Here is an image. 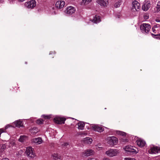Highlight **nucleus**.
<instances>
[{"label":"nucleus","instance_id":"f257e3e1","mask_svg":"<svg viewBox=\"0 0 160 160\" xmlns=\"http://www.w3.org/2000/svg\"><path fill=\"white\" fill-rule=\"evenodd\" d=\"M140 28L143 33H148L151 28V26L148 24L143 23L140 26Z\"/></svg>","mask_w":160,"mask_h":160},{"label":"nucleus","instance_id":"f03ea898","mask_svg":"<svg viewBox=\"0 0 160 160\" xmlns=\"http://www.w3.org/2000/svg\"><path fill=\"white\" fill-rule=\"evenodd\" d=\"M108 143L112 146L116 145L118 142V139L114 137H108Z\"/></svg>","mask_w":160,"mask_h":160},{"label":"nucleus","instance_id":"7ed1b4c3","mask_svg":"<svg viewBox=\"0 0 160 160\" xmlns=\"http://www.w3.org/2000/svg\"><path fill=\"white\" fill-rule=\"evenodd\" d=\"M124 149L126 151L130 152L132 154H136L138 152L136 150V149H137L136 148H134L132 146H127Z\"/></svg>","mask_w":160,"mask_h":160},{"label":"nucleus","instance_id":"20e7f679","mask_svg":"<svg viewBox=\"0 0 160 160\" xmlns=\"http://www.w3.org/2000/svg\"><path fill=\"white\" fill-rule=\"evenodd\" d=\"M25 5L27 8L32 9L36 6V2L34 0H31L29 2H26Z\"/></svg>","mask_w":160,"mask_h":160},{"label":"nucleus","instance_id":"39448f33","mask_svg":"<svg viewBox=\"0 0 160 160\" xmlns=\"http://www.w3.org/2000/svg\"><path fill=\"white\" fill-rule=\"evenodd\" d=\"M118 153V151L117 150L110 149L106 152V154L110 157H113Z\"/></svg>","mask_w":160,"mask_h":160},{"label":"nucleus","instance_id":"423d86ee","mask_svg":"<svg viewBox=\"0 0 160 160\" xmlns=\"http://www.w3.org/2000/svg\"><path fill=\"white\" fill-rule=\"evenodd\" d=\"M32 148L31 147H29L26 149L25 153L26 155L31 158H33L35 157V154L32 152Z\"/></svg>","mask_w":160,"mask_h":160},{"label":"nucleus","instance_id":"0eeeda50","mask_svg":"<svg viewBox=\"0 0 160 160\" xmlns=\"http://www.w3.org/2000/svg\"><path fill=\"white\" fill-rule=\"evenodd\" d=\"M75 11V9L74 7L70 6L67 8L65 11V12L67 14L71 15L74 13Z\"/></svg>","mask_w":160,"mask_h":160},{"label":"nucleus","instance_id":"6e6552de","mask_svg":"<svg viewBox=\"0 0 160 160\" xmlns=\"http://www.w3.org/2000/svg\"><path fill=\"white\" fill-rule=\"evenodd\" d=\"M65 120V118H58L54 119V121L56 123L59 124L64 123Z\"/></svg>","mask_w":160,"mask_h":160},{"label":"nucleus","instance_id":"1a4fd4ad","mask_svg":"<svg viewBox=\"0 0 160 160\" xmlns=\"http://www.w3.org/2000/svg\"><path fill=\"white\" fill-rule=\"evenodd\" d=\"M94 152L92 149H88L83 152V153L84 156H89L94 154Z\"/></svg>","mask_w":160,"mask_h":160},{"label":"nucleus","instance_id":"9d476101","mask_svg":"<svg viewBox=\"0 0 160 160\" xmlns=\"http://www.w3.org/2000/svg\"><path fill=\"white\" fill-rule=\"evenodd\" d=\"M140 4L138 2L136 1H135L132 2V9L134 8L136 11L138 9H139L140 8Z\"/></svg>","mask_w":160,"mask_h":160},{"label":"nucleus","instance_id":"9b49d317","mask_svg":"<svg viewBox=\"0 0 160 160\" xmlns=\"http://www.w3.org/2000/svg\"><path fill=\"white\" fill-rule=\"evenodd\" d=\"M65 2L63 1H58L56 3V7L58 8H61L65 5Z\"/></svg>","mask_w":160,"mask_h":160},{"label":"nucleus","instance_id":"f8f14e48","mask_svg":"<svg viewBox=\"0 0 160 160\" xmlns=\"http://www.w3.org/2000/svg\"><path fill=\"white\" fill-rule=\"evenodd\" d=\"M92 128L94 131L100 132L104 130V128L98 125H94L92 127Z\"/></svg>","mask_w":160,"mask_h":160},{"label":"nucleus","instance_id":"ddd939ff","mask_svg":"<svg viewBox=\"0 0 160 160\" xmlns=\"http://www.w3.org/2000/svg\"><path fill=\"white\" fill-rule=\"evenodd\" d=\"M97 2L101 6L104 7L106 6L108 3V0H98Z\"/></svg>","mask_w":160,"mask_h":160},{"label":"nucleus","instance_id":"4468645a","mask_svg":"<svg viewBox=\"0 0 160 160\" xmlns=\"http://www.w3.org/2000/svg\"><path fill=\"white\" fill-rule=\"evenodd\" d=\"M136 142L137 145L141 147H143L146 144L145 142L144 141L140 139L137 140Z\"/></svg>","mask_w":160,"mask_h":160},{"label":"nucleus","instance_id":"2eb2a0df","mask_svg":"<svg viewBox=\"0 0 160 160\" xmlns=\"http://www.w3.org/2000/svg\"><path fill=\"white\" fill-rule=\"evenodd\" d=\"M151 5L149 2H146L142 6V9L144 11H147L150 7Z\"/></svg>","mask_w":160,"mask_h":160},{"label":"nucleus","instance_id":"dca6fc26","mask_svg":"<svg viewBox=\"0 0 160 160\" xmlns=\"http://www.w3.org/2000/svg\"><path fill=\"white\" fill-rule=\"evenodd\" d=\"M83 142L85 144H90L92 142V139L89 137H87L83 139Z\"/></svg>","mask_w":160,"mask_h":160},{"label":"nucleus","instance_id":"f3484780","mask_svg":"<svg viewBox=\"0 0 160 160\" xmlns=\"http://www.w3.org/2000/svg\"><path fill=\"white\" fill-rule=\"evenodd\" d=\"M101 21L100 17L96 15H95L92 20V22L96 23L99 22Z\"/></svg>","mask_w":160,"mask_h":160},{"label":"nucleus","instance_id":"a211bd4d","mask_svg":"<svg viewBox=\"0 0 160 160\" xmlns=\"http://www.w3.org/2000/svg\"><path fill=\"white\" fill-rule=\"evenodd\" d=\"M27 139V136L25 135L21 136L18 140L21 142H23Z\"/></svg>","mask_w":160,"mask_h":160},{"label":"nucleus","instance_id":"6ab92c4d","mask_svg":"<svg viewBox=\"0 0 160 160\" xmlns=\"http://www.w3.org/2000/svg\"><path fill=\"white\" fill-rule=\"evenodd\" d=\"M42 141V138H36L33 140V142L37 144H40Z\"/></svg>","mask_w":160,"mask_h":160},{"label":"nucleus","instance_id":"aec40b11","mask_svg":"<svg viewBox=\"0 0 160 160\" xmlns=\"http://www.w3.org/2000/svg\"><path fill=\"white\" fill-rule=\"evenodd\" d=\"M78 128L80 129H83L84 127L85 124L83 122H81L78 123Z\"/></svg>","mask_w":160,"mask_h":160},{"label":"nucleus","instance_id":"412c9836","mask_svg":"<svg viewBox=\"0 0 160 160\" xmlns=\"http://www.w3.org/2000/svg\"><path fill=\"white\" fill-rule=\"evenodd\" d=\"M14 124L16 127H20L22 126V122L20 120L14 122Z\"/></svg>","mask_w":160,"mask_h":160},{"label":"nucleus","instance_id":"4be33fe9","mask_svg":"<svg viewBox=\"0 0 160 160\" xmlns=\"http://www.w3.org/2000/svg\"><path fill=\"white\" fill-rule=\"evenodd\" d=\"M52 157L53 159L57 160L58 159H60V156L58 154L54 153L52 155Z\"/></svg>","mask_w":160,"mask_h":160},{"label":"nucleus","instance_id":"5701e85b","mask_svg":"<svg viewBox=\"0 0 160 160\" xmlns=\"http://www.w3.org/2000/svg\"><path fill=\"white\" fill-rule=\"evenodd\" d=\"M151 151L152 152L155 153L156 152H158L160 151V149H158V147H154L152 148Z\"/></svg>","mask_w":160,"mask_h":160},{"label":"nucleus","instance_id":"b1692460","mask_svg":"<svg viewBox=\"0 0 160 160\" xmlns=\"http://www.w3.org/2000/svg\"><path fill=\"white\" fill-rule=\"evenodd\" d=\"M151 35L153 37L155 38L160 39V33L159 34H154L152 33Z\"/></svg>","mask_w":160,"mask_h":160},{"label":"nucleus","instance_id":"393cba45","mask_svg":"<svg viewBox=\"0 0 160 160\" xmlns=\"http://www.w3.org/2000/svg\"><path fill=\"white\" fill-rule=\"evenodd\" d=\"M92 0H82V4H83L87 5Z\"/></svg>","mask_w":160,"mask_h":160},{"label":"nucleus","instance_id":"a878e982","mask_svg":"<svg viewBox=\"0 0 160 160\" xmlns=\"http://www.w3.org/2000/svg\"><path fill=\"white\" fill-rule=\"evenodd\" d=\"M117 134L118 135H120L123 136H125L126 135V133L120 131H117Z\"/></svg>","mask_w":160,"mask_h":160},{"label":"nucleus","instance_id":"bb28decb","mask_svg":"<svg viewBox=\"0 0 160 160\" xmlns=\"http://www.w3.org/2000/svg\"><path fill=\"white\" fill-rule=\"evenodd\" d=\"M32 133L33 134H35L38 132V129L36 127H34L32 130Z\"/></svg>","mask_w":160,"mask_h":160},{"label":"nucleus","instance_id":"cd10ccee","mask_svg":"<svg viewBox=\"0 0 160 160\" xmlns=\"http://www.w3.org/2000/svg\"><path fill=\"white\" fill-rule=\"evenodd\" d=\"M157 12H159L160 11V1H159L158 2L156 7Z\"/></svg>","mask_w":160,"mask_h":160},{"label":"nucleus","instance_id":"c85d7f7f","mask_svg":"<svg viewBox=\"0 0 160 160\" xmlns=\"http://www.w3.org/2000/svg\"><path fill=\"white\" fill-rule=\"evenodd\" d=\"M6 146L5 145H2L0 149V152H2L4 151V150L6 148Z\"/></svg>","mask_w":160,"mask_h":160},{"label":"nucleus","instance_id":"c756f323","mask_svg":"<svg viewBox=\"0 0 160 160\" xmlns=\"http://www.w3.org/2000/svg\"><path fill=\"white\" fill-rule=\"evenodd\" d=\"M43 121L42 119H38L37 120L36 123L38 124H42L43 123Z\"/></svg>","mask_w":160,"mask_h":160},{"label":"nucleus","instance_id":"7c9ffc66","mask_svg":"<svg viewBox=\"0 0 160 160\" xmlns=\"http://www.w3.org/2000/svg\"><path fill=\"white\" fill-rule=\"evenodd\" d=\"M120 5V2H117L114 4V7L116 8H117L119 7Z\"/></svg>","mask_w":160,"mask_h":160},{"label":"nucleus","instance_id":"2f4dec72","mask_svg":"<svg viewBox=\"0 0 160 160\" xmlns=\"http://www.w3.org/2000/svg\"><path fill=\"white\" fill-rule=\"evenodd\" d=\"M121 141L122 142H127L128 141V139H125L124 138H123L121 139Z\"/></svg>","mask_w":160,"mask_h":160},{"label":"nucleus","instance_id":"473e14b6","mask_svg":"<svg viewBox=\"0 0 160 160\" xmlns=\"http://www.w3.org/2000/svg\"><path fill=\"white\" fill-rule=\"evenodd\" d=\"M62 146L63 148H64V147L67 146H69V145H68V143L66 142L64 143L63 144H62Z\"/></svg>","mask_w":160,"mask_h":160},{"label":"nucleus","instance_id":"72a5a7b5","mask_svg":"<svg viewBox=\"0 0 160 160\" xmlns=\"http://www.w3.org/2000/svg\"><path fill=\"white\" fill-rule=\"evenodd\" d=\"M87 134V133L85 132H80L79 133V135H86Z\"/></svg>","mask_w":160,"mask_h":160},{"label":"nucleus","instance_id":"f704fd0d","mask_svg":"<svg viewBox=\"0 0 160 160\" xmlns=\"http://www.w3.org/2000/svg\"><path fill=\"white\" fill-rule=\"evenodd\" d=\"M143 17L144 19L146 20L148 19L149 18L148 16L146 14L144 15Z\"/></svg>","mask_w":160,"mask_h":160},{"label":"nucleus","instance_id":"c9c22d12","mask_svg":"<svg viewBox=\"0 0 160 160\" xmlns=\"http://www.w3.org/2000/svg\"><path fill=\"white\" fill-rule=\"evenodd\" d=\"M125 160H136L134 158H125Z\"/></svg>","mask_w":160,"mask_h":160},{"label":"nucleus","instance_id":"e433bc0d","mask_svg":"<svg viewBox=\"0 0 160 160\" xmlns=\"http://www.w3.org/2000/svg\"><path fill=\"white\" fill-rule=\"evenodd\" d=\"M87 160H98V159L95 158H89Z\"/></svg>","mask_w":160,"mask_h":160},{"label":"nucleus","instance_id":"4c0bfd02","mask_svg":"<svg viewBox=\"0 0 160 160\" xmlns=\"http://www.w3.org/2000/svg\"><path fill=\"white\" fill-rule=\"evenodd\" d=\"M152 29L153 32H154L155 33H156V32H155V31H156L155 28H154L153 27L152 28Z\"/></svg>","mask_w":160,"mask_h":160},{"label":"nucleus","instance_id":"58836bf2","mask_svg":"<svg viewBox=\"0 0 160 160\" xmlns=\"http://www.w3.org/2000/svg\"><path fill=\"white\" fill-rule=\"evenodd\" d=\"M1 160H9V159L7 158H2Z\"/></svg>","mask_w":160,"mask_h":160},{"label":"nucleus","instance_id":"ea45409f","mask_svg":"<svg viewBox=\"0 0 160 160\" xmlns=\"http://www.w3.org/2000/svg\"><path fill=\"white\" fill-rule=\"evenodd\" d=\"M153 27L154 28H158V27L157 25H154V26Z\"/></svg>","mask_w":160,"mask_h":160},{"label":"nucleus","instance_id":"a19ab883","mask_svg":"<svg viewBox=\"0 0 160 160\" xmlns=\"http://www.w3.org/2000/svg\"><path fill=\"white\" fill-rule=\"evenodd\" d=\"M103 160H110L108 158H104L103 159Z\"/></svg>","mask_w":160,"mask_h":160},{"label":"nucleus","instance_id":"79ce46f5","mask_svg":"<svg viewBox=\"0 0 160 160\" xmlns=\"http://www.w3.org/2000/svg\"><path fill=\"white\" fill-rule=\"evenodd\" d=\"M45 118H48V116H46V117H45Z\"/></svg>","mask_w":160,"mask_h":160},{"label":"nucleus","instance_id":"37998d69","mask_svg":"<svg viewBox=\"0 0 160 160\" xmlns=\"http://www.w3.org/2000/svg\"><path fill=\"white\" fill-rule=\"evenodd\" d=\"M156 21L157 22H159V20H156Z\"/></svg>","mask_w":160,"mask_h":160}]
</instances>
